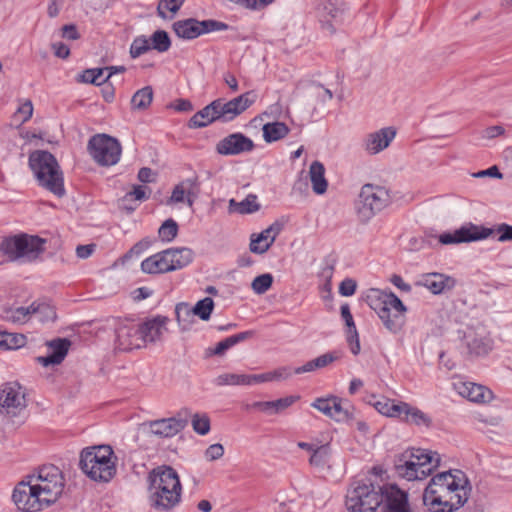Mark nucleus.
<instances>
[{"label": "nucleus", "instance_id": "1", "mask_svg": "<svg viewBox=\"0 0 512 512\" xmlns=\"http://www.w3.org/2000/svg\"><path fill=\"white\" fill-rule=\"evenodd\" d=\"M64 486L62 471L54 465H44L17 484L12 499L19 510L37 512L54 504L62 495Z\"/></svg>", "mask_w": 512, "mask_h": 512}, {"label": "nucleus", "instance_id": "2", "mask_svg": "<svg viewBox=\"0 0 512 512\" xmlns=\"http://www.w3.org/2000/svg\"><path fill=\"white\" fill-rule=\"evenodd\" d=\"M470 485L461 470H449L434 475L423 493V503L432 512H454L469 498Z\"/></svg>", "mask_w": 512, "mask_h": 512}, {"label": "nucleus", "instance_id": "3", "mask_svg": "<svg viewBox=\"0 0 512 512\" xmlns=\"http://www.w3.org/2000/svg\"><path fill=\"white\" fill-rule=\"evenodd\" d=\"M149 501L159 511H170L181 501L182 485L177 472L170 466L153 469L148 477Z\"/></svg>", "mask_w": 512, "mask_h": 512}, {"label": "nucleus", "instance_id": "4", "mask_svg": "<svg viewBox=\"0 0 512 512\" xmlns=\"http://www.w3.org/2000/svg\"><path fill=\"white\" fill-rule=\"evenodd\" d=\"M367 303L377 313L386 329L393 333L401 330L407 308L394 293L371 290Z\"/></svg>", "mask_w": 512, "mask_h": 512}, {"label": "nucleus", "instance_id": "5", "mask_svg": "<svg viewBox=\"0 0 512 512\" xmlns=\"http://www.w3.org/2000/svg\"><path fill=\"white\" fill-rule=\"evenodd\" d=\"M29 167L40 186L58 197L64 195L63 174L56 158L50 152L36 150L30 153Z\"/></svg>", "mask_w": 512, "mask_h": 512}, {"label": "nucleus", "instance_id": "6", "mask_svg": "<svg viewBox=\"0 0 512 512\" xmlns=\"http://www.w3.org/2000/svg\"><path fill=\"white\" fill-rule=\"evenodd\" d=\"M441 458L437 452L414 449L403 455L395 466L397 474L408 481L423 480L440 466Z\"/></svg>", "mask_w": 512, "mask_h": 512}, {"label": "nucleus", "instance_id": "7", "mask_svg": "<svg viewBox=\"0 0 512 512\" xmlns=\"http://www.w3.org/2000/svg\"><path fill=\"white\" fill-rule=\"evenodd\" d=\"M112 456L113 450L108 445L85 449L81 453V469L94 481L108 482L116 473Z\"/></svg>", "mask_w": 512, "mask_h": 512}, {"label": "nucleus", "instance_id": "8", "mask_svg": "<svg viewBox=\"0 0 512 512\" xmlns=\"http://www.w3.org/2000/svg\"><path fill=\"white\" fill-rule=\"evenodd\" d=\"M45 249V239L28 234L5 238L0 244V251L10 261H18L20 263L35 261Z\"/></svg>", "mask_w": 512, "mask_h": 512}, {"label": "nucleus", "instance_id": "9", "mask_svg": "<svg viewBox=\"0 0 512 512\" xmlns=\"http://www.w3.org/2000/svg\"><path fill=\"white\" fill-rule=\"evenodd\" d=\"M494 233L498 235L497 241H512V226L506 223L497 225L495 228H486L472 223L463 225L452 233H443L439 236V242L443 245L473 242L487 239Z\"/></svg>", "mask_w": 512, "mask_h": 512}, {"label": "nucleus", "instance_id": "10", "mask_svg": "<svg viewBox=\"0 0 512 512\" xmlns=\"http://www.w3.org/2000/svg\"><path fill=\"white\" fill-rule=\"evenodd\" d=\"M382 503L381 486L368 479L354 481L347 490L345 505L348 512H375Z\"/></svg>", "mask_w": 512, "mask_h": 512}, {"label": "nucleus", "instance_id": "11", "mask_svg": "<svg viewBox=\"0 0 512 512\" xmlns=\"http://www.w3.org/2000/svg\"><path fill=\"white\" fill-rule=\"evenodd\" d=\"M193 260L189 248H170L156 253L141 263V270L147 274H162L182 269Z\"/></svg>", "mask_w": 512, "mask_h": 512}, {"label": "nucleus", "instance_id": "12", "mask_svg": "<svg viewBox=\"0 0 512 512\" xmlns=\"http://www.w3.org/2000/svg\"><path fill=\"white\" fill-rule=\"evenodd\" d=\"M389 203L388 192L380 186L366 184L361 188L357 213L361 221L367 222Z\"/></svg>", "mask_w": 512, "mask_h": 512}, {"label": "nucleus", "instance_id": "13", "mask_svg": "<svg viewBox=\"0 0 512 512\" xmlns=\"http://www.w3.org/2000/svg\"><path fill=\"white\" fill-rule=\"evenodd\" d=\"M87 148L94 161L101 166L117 164L122 153L119 141L106 134H97L91 137Z\"/></svg>", "mask_w": 512, "mask_h": 512}, {"label": "nucleus", "instance_id": "14", "mask_svg": "<svg viewBox=\"0 0 512 512\" xmlns=\"http://www.w3.org/2000/svg\"><path fill=\"white\" fill-rule=\"evenodd\" d=\"M227 25L216 20L199 21L194 18L179 20L173 24V29L179 38L191 40L212 31L227 29Z\"/></svg>", "mask_w": 512, "mask_h": 512}, {"label": "nucleus", "instance_id": "15", "mask_svg": "<svg viewBox=\"0 0 512 512\" xmlns=\"http://www.w3.org/2000/svg\"><path fill=\"white\" fill-rule=\"evenodd\" d=\"M27 406L24 388L17 382L0 387V414L17 415Z\"/></svg>", "mask_w": 512, "mask_h": 512}, {"label": "nucleus", "instance_id": "16", "mask_svg": "<svg viewBox=\"0 0 512 512\" xmlns=\"http://www.w3.org/2000/svg\"><path fill=\"white\" fill-rule=\"evenodd\" d=\"M256 101V94L253 91L245 92L229 101L216 99L219 121L229 122L246 111Z\"/></svg>", "mask_w": 512, "mask_h": 512}, {"label": "nucleus", "instance_id": "17", "mask_svg": "<svg viewBox=\"0 0 512 512\" xmlns=\"http://www.w3.org/2000/svg\"><path fill=\"white\" fill-rule=\"evenodd\" d=\"M256 101V94L253 91L245 92L229 101L216 99L219 121L229 122L246 111Z\"/></svg>", "mask_w": 512, "mask_h": 512}, {"label": "nucleus", "instance_id": "18", "mask_svg": "<svg viewBox=\"0 0 512 512\" xmlns=\"http://www.w3.org/2000/svg\"><path fill=\"white\" fill-rule=\"evenodd\" d=\"M396 134L397 130L393 126L380 128L367 133L361 141V147L366 154L370 156L377 155L390 146Z\"/></svg>", "mask_w": 512, "mask_h": 512}, {"label": "nucleus", "instance_id": "19", "mask_svg": "<svg viewBox=\"0 0 512 512\" xmlns=\"http://www.w3.org/2000/svg\"><path fill=\"white\" fill-rule=\"evenodd\" d=\"M200 191V182L197 176L186 178L175 185L171 196L167 200V204L185 203L188 207H193L194 202L200 195Z\"/></svg>", "mask_w": 512, "mask_h": 512}, {"label": "nucleus", "instance_id": "20", "mask_svg": "<svg viewBox=\"0 0 512 512\" xmlns=\"http://www.w3.org/2000/svg\"><path fill=\"white\" fill-rule=\"evenodd\" d=\"M344 7L340 0H327L319 10L322 28L330 34L343 23Z\"/></svg>", "mask_w": 512, "mask_h": 512}, {"label": "nucleus", "instance_id": "21", "mask_svg": "<svg viewBox=\"0 0 512 512\" xmlns=\"http://www.w3.org/2000/svg\"><path fill=\"white\" fill-rule=\"evenodd\" d=\"M116 348L128 352L144 347L138 323H126L116 330Z\"/></svg>", "mask_w": 512, "mask_h": 512}, {"label": "nucleus", "instance_id": "22", "mask_svg": "<svg viewBox=\"0 0 512 512\" xmlns=\"http://www.w3.org/2000/svg\"><path fill=\"white\" fill-rule=\"evenodd\" d=\"M253 141L242 133H233L218 142L216 150L221 155H239L251 152Z\"/></svg>", "mask_w": 512, "mask_h": 512}, {"label": "nucleus", "instance_id": "23", "mask_svg": "<svg viewBox=\"0 0 512 512\" xmlns=\"http://www.w3.org/2000/svg\"><path fill=\"white\" fill-rule=\"evenodd\" d=\"M385 512H410L406 492L396 485L381 486Z\"/></svg>", "mask_w": 512, "mask_h": 512}, {"label": "nucleus", "instance_id": "24", "mask_svg": "<svg viewBox=\"0 0 512 512\" xmlns=\"http://www.w3.org/2000/svg\"><path fill=\"white\" fill-rule=\"evenodd\" d=\"M70 344V341L64 338H57L49 341L47 343V355L37 357L36 361L44 367L59 365L65 359Z\"/></svg>", "mask_w": 512, "mask_h": 512}, {"label": "nucleus", "instance_id": "25", "mask_svg": "<svg viewBox=\"0 0 512 512\" xmlns=\"http://www.w3.org/2000/svg\"><path fill=\"white\" fill-rule=\"evenodd\" d=\"M454 387L458 394L477 404L489 403L493 399V393L487 387L473 382H457Z\"/></svg>", "mask_w": 512, "mask_h": 512}, {"label": "nucleus", "instance_id": "26", "mask_svg": "<svg viewBox=\"0 0 512 512\" xmlns=\"http://www.w3.org/2000/svg\"><path fill=\"white\" fill-rule=\"evenodd\" d=\"M167 322V317L159 315L151 319H147L142 323H138L143 346L147 343L159 341L167 331Z\"/></svg>", "mask_w": 512, "mask_h": 512}, {"label": "nucleus", "instance_id": "27", "mask_svg": "<svg viewBox=\"0 0 512 512\" xmlns=\"http://www.w3.org/2000/svg\"><path fill=\"white\" fill-rule=\"evenodd\" d=\"M281 231V225L273 223L258 234H252L250 239V251L255 254L265 253L274 243Z\"/></svg>", "mask_w": 512, "mask_h": 512}, {"label": "nucleus", "instance_id": "28", "mask_svg": "<svg viewBox=\"0 0 512 512\" xmlns=\"http://www.w3.org/2000/svg\"><path fill=\"white\" fill-rule=\"evenodd\" d=\"M455 284L454 278L441 273H427L416 281L417 286L425 287L433 294H440L445 290H450Z\"/></svg>", "mask_w": 512, "mask_h": 512}, {"label": "nucleus", "instance_id": "29", "mask_svg": "<svg viewBox=\"0 0 512 512\" xmlns=\"http://www.w3.org/2000/svg\"><path fill=\"white\" fill-rule=\"evenodd\" d=\"M186 425V420L172 417L151 422L150 429L155 435L173 437L183 430Z\"/></svg>", "mask_w": 512, "mask_h": 512}, {"label": "nucleus", "instance_id": "30", "mask_svg": "<svg viewBox=\"0 0 512 512\" xmlns=\"http://www.w3.org/2000/svg\"><path fill=\"white\" fill-rule=\"evenodd\" d=\"M399 419L408 424H414L417 426L428 427L431 424V419L428 415L417 407H413L405 402L401 403V414L399 415Z\"/></svg>", "mask_w": 512, "mask_h": 512}, {"label": "nucleus", "instance_id": "31", "mask_svg": "<svg viewBox=\"0 0 512 512\" xmlns=\"http://www.w3.org/2000/svg\"><path fill=\"white\" fill-rule=\"evenodd\" d=\"M215 121H219V115L217 112V104L214 100L192 116L189 122V126L194 128H202Z\"/></svg>", "mask_w": 512, "mask_h": 512}, {"label": "nucleus", "instance_id": "32", "mask_svg": "<svg viewBox=\"0 0 512 512\" xmlns=\"http://www.w3.org/2000/svg\"><path fill=\"white\" fill-rule=\"evenodd\" d=\"M340 358L338 352H328L322 354L315 359L306 362L304 365L297 367L294 370L295 374L314 372L319 369H323Z\"/></svg>", "mask_w": 512, "mask_h": 512}, {"label": "nucleus", "instance_id": "33", "mask_svg": "<svg viewBox=\"0 0 512 512\" xmlns=\"http://www.w3.org/2000/svg\"><path fill=\"white\" fill-rule=\"evenodd\" d=\"M309 178L312 185V190L317 195H322L327 191L328 182L325 178L324 165L319 161L311 163L309 168Z\"/></svg>", "mask_w": 512, "mask_h": 512}, {"label": "nucleus", "instance_id": "34", "mask_svg": "<svg viewBox=\"0 0 512 512\" xmlns=\"http://www.w3.org/2000/svg\"><path fill=\"white\" fill-rule=\"evenodd\" d=\"M291 375L292 371L289 367H280L274 371L262 374L249 375V386L271 381L286 380Z\"/></svg>", "mask_w": 512, "mask_h": 512}, {"label": "nucleus", "instance_id": "35", "mask_svg": "<svg viewBox=\"0 0 512 512\" xmlns=\"http://www.w3.org/2000/svg\"><path fill=\"white\" fill-rule=\"evenodd\" d=\"M262 131L265 142L272 143L283 139L289 133L290 129L283 122H271L264 124Z\"/></svg>", "mask_w": 512, "mask_h": 512}, {"label": "nucleus", "instance_id": "36", "mask_svg": "<svg viewBox=\"0 0 512 512\" xmlns=\"http://www.w3.org/2000/svg\"><path fill=\"white\" fill-rule=\"evenodd\" d=\"M253 336V331H244L240 332L238 334L229 336L225 338L224 340L217 343L215 348L211 350V354L214 355H224V353L230 349L231 347L235 346L236 344L245 341L246 339Z\"/></svg>", "mask_w": 512, "mask_h": 512}, {"label": "nucleus", "instance_id": "37", "mask_svg": "<svg viewBox=\"0 0 512 512\" xmlns=\"http://www.w3.org/2000/svg\"><path fill=\"white\" fill-rule=\"evenodd\" d=\"M192 309L193 307L186 302H180L175 306L176 320L182 331L189 330L193 323L195 314Z\"/></svg>", "mask_w": 512, "mask_h": 512}, {"label": "nucleus", "instance_id": "38", "mask_svg": "<svg viewBox=\"0 0 512 512\" xmlns=\"http://www.w3.org/2000/svg\"><path fill=\"white\" fill-rule=\"evenodd\" d=\"M331 449L329 445H321L313 450L309 463L319 469L330 467Z\"/></svg>", "mask_w": 512, "mask_h": 512}, {"label": "nucleus", "instance_id": "39", "mask_svg": "<svg viewBox=\"0 0 512 512\" xmlns=\"http://www.w3.org/2000/svg\"><path fill=\"white\" fill-rule=\"evenodd\" d=\"M256 195L250 194L244 200L237 202L234 199L229 201V208L240 214H250L259 210Z\"/></svg>", "mask_w": 512, "mask_h": 512}, {"label": "nucleus", "instance_id": "40", "mask_svg": "<svg viewBox=\"0 0 512 512\" xmlns=\"http://www.w3.org/2000/svg\"><path fill=\"white\" fill-rule=\"evenodd\" d=\"M469 352L476 356H485L493 349V340L490 337H474L467 343Z\"/></svg>", "mask_w": 512, "mask_h": 512}, {"label": "nucleus", "instance_id": "41", "mask_svg": "<svg viewBox=\"0 0 512 512\" xmlns=\"http://www.w3.org/2000/svg\"><path fill=\"white\" fill-rule=\"evenodd\" d=\"M332 419L337 422H347L353 420V408L347 402H343L339 398H335L332 403Z\"/></svg>", "mask_w": 512, "mask_h": 512}, {"label": "nucleus", "instance_id": "42", "mask_svg": "<svg viewBox=\"0 0 512 512\" xmlns=\"http://www.w3.org/2000/svg\"><path fill=\"white\" fill-rule=\"evenodd\" d=\"M217 386H249L248 374L223 373L214 380Z\"/></svg>", "mask_w": 512, "mask_h": 512}, {"label": "nucleus", "instance_id": "43", "mask_svg": "<svg viewBox=\"0 0 512 512\" xmlns=\"http://www.w3.org/2000/svg\"><path fill=\"white\" fill-rule=\"evenodd\" d=\"M31 317L35 316L40 322L53 321L56 318V312L54 308L44 302H33L30 305Z\"/></svg>", "mask_w": 512, "mask_h": 512}, {"label": "nucleus", "instance_id": "44", "mask_svg": "<svg viewBox=\"0 0 512 512\" xmlns=\"http://www.w3.org/2000/svg\"><path fill=\"white\" fill-rule=\"evenodd\" d=\"M26 343V337L23 334L8 333L0 331V349L13 350L23 347Z\"/></svg>", "mask_w": 512, "mask_h": 512}, {"label": "nucleus", "instance_id": "45", "mask_svg": "<svg viewBox=\"0 0 512 512\" xmlns=\"http://www.w3.org/2000/svg\"><path fill=\"white\" fill-rule=\"evenodd\" d=\"M153 100V90L150 86L139 89L131 99V106L134 110L147 109Z\"/></svg>", "mask_w": 512, "mask_h": 512}, {"label": "nucleus", "instance_id": "46", "mask_svg": "<svg viewBox=\"0 0 512 512\" xmlns=\"http://www.w3.org/2000/svg\"><path fill=\"white\" fill-rule=\"evenodd\" d=\"M3 318L15 324H24L31 318L30 305L28 307L7 309L4 312Z\"/></svg>", "mask_w": 512, "mask_h": 512}, {"label": "nucleus", "instance_id": "47", "mask_svg": "<svg viewBox=\"0 0 512 512\" xmlns=\"http://www.w3.org/2000/svg\"><path fill=\"white\" fill-rule=\"evenodd\" d=\"M401 403L396 402L395 400L383 399L374 403V407L376 410L388 417L399 418L401 414Z\"/></svg>", "mask_w": 512, "mask_h": 512}, {"label": "nucleus", "instance_id": "48", "mask_svg": "<svg viewBox=\"0 0 512 512\" xmlns=\"http://www.w3.org/2000/svg\"><path fill=\"white\" fill-rule=\"evenodd\" d=\"M214 309V301L210 297H205L199 300L191 310L195 316L199 317L203 321H208Z\"/></svg>", "mask_w": 512, "mask_h": 512}, {"label": "nucleus", "instance_id": "49", "mask_svg": "<svg viewBox=\"0 0 512 512\" xmlns=\"http://www.w3.org/2000/svg\"><path fill=\"white\" fill-rule=\"evenodd\" d=\"M185 0H160L158 4V14L160 17L172 18L180 9Z\"/></svg>", "mask_w": 512, "mask_h": 512}, {"label": "nucleus", "instance_id": "50", "mask_svg": "<svg viewBox=\"0 0 512 512\" xmlns=\"http://www.w3.org/2000/svg\"><path fill=\"white\" fill-rule=\"evenodd\" d=\"M149 41H150L151 49H155L161 53L166 52L171 46L170 38H169L167 32H165L163 30L155 31L152 34L151 39Z\"/></svg>", "mask_w": 512, "mask_h": 512}, {"label": "nucleus", "instance_id": "51", "mask_svg": "<svg viewBox=\"0 0 512 512\" xmlns=\"http://www.w3.org/2000/svg\"><path fill=\"white\" fill-rule=\"evenodd\" d=\"M178 234V224L173 219H167L158 229V236L163 242L173 241Z\"/></svg>", "mask_w": 512, "mask_h": 512}, {"label": "nucleus", "instance_id": "52", "mask_svg": "<svg viewBox=\"0 0 512 512\" xmlns=\"http://www.w3.org/2000/svg\"><path fill=\"white\" fill-rule=\"evenodd\" d=\"M273 283V276L270 273L261 274L254 278L251 288L256 294H264Z\"/></svg>", "mask_w": 512, "mask_h": 512}, {"label": "nucleus", "instance_id": "53", "mask_svg": "<svg viewBox=\"0 0 512 512\" xmlns=\"http://www.w3.org/2000/svg\"><path fill=\"white\" fill-rule=\"evenodd\" d=\"M151 49L150 41L145 36L136 37L130 47V55L137 58Z\"/></svg>", "mask_w": 512, "mask_h": 512}, {"label": "nucleus", "instance_id": "54", "mask_svg": "<svg viewBox=\"0 0 512 512\" xmlns=\"http://www.w3.org/2000/svg\"><path fill=\"white\" fill-rule=\"evenodd\" d=\"M193 430L199 435H206L210 431V419L206 414H194L192 417Z\"/></svg>", "mask_w": 512, "mask_h": 512}, {"label": "nucleus", "instance_id": "55", "mask_svg": "<svg viewBox=\"0 0 512 512\" xmlns=\"http://www.w3.org/2000/svg\"><path fill=\"white\" fill-rule=\"evenodd\" d=\"M103 74V68L88 69L83 73L82 80L85 83L101 85L108 80L106 77L103 78Z\"/></svg>", "mask_w": 512, "mask_h": 512}, {"label": "nucleus", "instance_id": "56", "mask_svg": "<svg viewBox=\"0 0 512 512\" xmlns=\"http://www.w3.org/2000/svg\"><path fill=\"white\" fill-rule=\"evenodd\" d=\"M33 115V104L30 100H25L14 114V119L20 124L27 122Z\"/></svg>", "mask_w": 512, "mask_h": 512}, {"label": "nucleus", "instance_id": "57", "mask_svg": "<svg viewBox=\"0 0 512 512\" xmlns=\"http://www.w3.org/2000/svg\"><path fill=\"white\" fill-rule=\"evenodd\" d=\"M479 422L483 424L481 428L485 433L492 432L491 428H496L499 433L503 432L502 419L498 416L483 417L482 415L478 418Z\"/></svg>", "mask_w": 512, "mask_h": 512}, {"label": "nucleus", "instance_id": "58", "mask_svg": "<svg viewBox=\"0 0 512 512\" xmlns=\"http://www.w3.org/2000/svg\"><path fill=\"white\" fill-rule=\"evenodd\" d=\"M299 396H286L277 400H273L272 402V413L278 414L284 411L285 409L292 406L296 401L299 400Z\"/></svg>", "mask_w": 512, "mask_h": 512}, {"label": "nucleus", "instance_id": "59", "mask_svg": "<svg viewBox=\"0 0 512 512\" xmlns=\"http://www.w3.org/2000/svg\"><path fill=\"white\" fill-rule=\"evenodd\" d=\"M335 398L336 397L318 398L312 403V407L332 418V403L335 402Z\"/></svg>", "mask_w": 512, "mask_h": 512}, {"label": "nucleus", "instance_id": "60", "mask_svg": "<svg viewBox=\"0 0 512 512\" xmlns=\"http://www.w3.org/2000/svg\"><path fill=\"white\" fill-rule=\"evenodd\" d=\"M346 335H347V342L349 344L351 352L354 355L359 354L360 342H359V336H358L356 327L347 329Z\"/></svg>", "mask_w": 512, "mask_h": 512}, {"label": "nucleus", "instance_id": "61", "mask_svg": "<svg viewBox=\"0 0 512 512\" xmlns=\"http://www.w3.org/2000/svg\"><path fill=\"white\" fill-rule=\"evenodd\" d=\"M224 454V447L219 444H212L205 450V458L208 461H215L220 459Z\"/></svg>", "mask_w": 512, "mask_h": 512}, {"label": "nucleus", "instance_id": "62", "mask_svg": "<svg viewBox=\"0 0 512 512\" xmlns=\"http://www.w3.org/2000/svg\"><path fill=\"white\" fill-rule=\"evenodd\" d=\"M357 284L351 278L344 279L339 286V293L342 296L349 297L352 296L356 291Z\"/></svg>", "mask_w": 512, "mask_h": 512}, {"label": "nucleus", "instance_id": "63", "mask_svg": "<svg viewBox=\"0 0 512 512\" xmlns=\"http://www.w3.org/2000/svg\"><path fill=\"white\" fill-rule=\"evenodd\" d=\"M246 409L257 410L268 415H273L271 401H256L250 405H247Z\"/></svg>", "mask_w": 512, "mask_h": 512}, {"label": "nucleus", "instance_id": "64", "mask_svg": "<svg viewBox=\"0 0 512 512\" xmlns=\"http://www.w3.org/2000/svg\"><path fill=\"white\" fill-rule=\"evenodd\" d=\"M315 90V96L322 103H325L333 98L332 91L328 88H324L321 84H317L315 86Z\"/></svg>", "mask_w": 512, "mask_h": 512}]
</instances>
